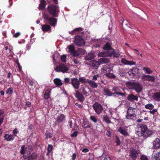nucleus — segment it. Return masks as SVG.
<instances>
[{
	"mask_svg": "<svg viewBox=\"0 0 160 160\" xmlns=\"http://www.w3.org/2000/svg\"><path fill=\"white\" fill-rule=\"evenodd\" d=\"M139 128L137 132L138 137L143 136V138H146L151 137L154 133L153 131L149 129L146 125L143 124L140 125Z\"/></svg>",
	"mask_w": 160,
	"mask_h": 160,
	"instance_id": "1",
	"label": "nucleus"
},
{
	"mask_svg": "<svg viewBox=\"0 0 160 160\" xmlns=\"http://www.w3.org/2000/svg\"><path fill=\"white\" fill-rule=\"evenodd\" d=\"M47 10L49 13L54 17H58L60 12L59 6L56 4H51L48 5Z\"/></svg>",
	"mask_w": 160,
	"mask_h": 160,
	"instance_id": "2",
	"label": "nucleus"
},
{
	"mask_svg": "<svg viewBox=\"0 0 160 160\" xmlns=\"http://www.w3.org/2000/svg\"><path fill=\"white\" fill-rule=\"evenodd\" d=\"M126 85L129 89L134 90L137 93H139L142 90L141 85L136 82H128L126 83Z\"/></svg>",
	"mask_w": 160,
	"mask_h": 160,
	"instance_id": "3",
	"label": "nucleus"
},
{
	"mask_svg": "<svg viewBox=\"0 0 160 160\" xmlns=\"http://www.w3.org/2000/svg\"><path fill=\"white\" fill-rule=\"evenodd\" d=\"M74 42L76 45L78 46L84 45L85 44L84 40L82 36L78 35L75 37Z\"/></svg>",
	"mask_w": 160,
	"mask_h": 160,
	"instance_id": "4",
	"label": "nucleus"
},
{
	"mask_svg": "<svg viewBox=\"0 0 160 160\" xmlns=\"http://www.w3.org/2000/svg\"><path fill=\"white\" fill-rule=\"evenodd\" d=\"M140 152L133 148L131 149L130 151L129 157L132 160H136Z\"/></svg>",
	"mask_w": 160,
	"mask_h": 160,
	"instance_id": "5",
	"label": "nucleus"
},
{
	"mask_svg": "<svg viewBox=\"0 0 160 160\" xmlns=\"http://www.w3.org/2000/svg\"><path fill=\"white\" fill-rule=\"evenodd\" d=\"M93 109L96 113L98 114H100L103 110V108L100 104L98 102H95L92 106Z\"/></svg>",
	"mask_w": 160,
	"mask_h": 160,
	"instance_id": "6",
	"label": "nucleus"
},
{
	"mask_svg": "<svg viewBox=\"0 0 160 160\" xmlns=\"http://www.w3.org/2000/svg\"><path fill=\"white\" fill-rule=\"evenodd\" d=\"M71 84L75 89H79L80 85V81L77 78H71Z\"/></svg>",
	"mask_w": 160,
	"mask_h": 160,
	"instance_id": "7",
	"label": "nucleus"
},
{
	"mask_svg": "<svg viewBox=\"0 0 160 160\" xmlns=\"http://www.w3.org/2000/svg\"><path fill=\"white\" fill-rule=\"evenodd\" d=\"M112 91L114 92L113 93V95L115 94L117 95L120 96L122 97H126V93L121 92L120 89L118 87H113L112 89Z\"/></svg>",
	"mask_w": 160,
	"mask_h": 160,
	"instance_id": "8",
	"label": "nucleus"
},
{
	"mask_svg": "<svg viewBox=\"0 0 160 160\" xmlns=\"http://www.w3.org/2000/svg\"><path fill=\"white\" fill-rule=\"evenodd\" d=\"M56 71L57 72H61L63 73L66 72L68 70V69L66 65L63 64H61L57 68Z\"/></svg>",
	"mask_w": 160,
	"mask_h": 160,
	"instance_id": "9",
	"label": "nucleus"
},
{
	"mask_svg": "<svg viewBox=\"0 0 160 160\" xmlns=\"http://www.w3.org/2000/svg\"><path fill=\"white\" fill-rule=\"evenodd\" d=\"M152 148L154 149L160 148V139L158 138H156L152 142Z\"/></svg>",
	"mask_w": 160,
	"mask_h": 160,
	"instance_id": "10",
	"label": "nucleus"
},
{
	"mask_svg": "<svg viewBox=\"0 0 160 160\" xmlns=\"http://www.w3.org/2000/svg\"><path fill=\"white\" fill-rule=\"evenodd\" d=\"M89 65L92 69H97L100 65L99 61L96 60H92L90 61Z\"/></svg>",
	"mask_w": 160,
	"mask_h": 160,
	"instance_id": "11",
	"label": "nucleus"
},
{
	"mask_svg": "<svg viewBox=\"0 0 160 160\" xmlns=\"http://www.w3.org/2000/svg\"><path fill=\"white\" fill-rule=\"evenodd\" d=\"M121 62L125 65H135L136 63L132 61H129L127 60L126 58H122L121 59Z\"/></svg>",
	"mask_w": 160,
	"mask_h": 160,
	"instance_id": "12",
	"label": "nucleus"
},
{
	"mask_svg": "<svg viewBox=\"0 0 160 160\" xmlns=\"http://www.w3.org/2000/svg\"><path fill=\"white\" fill-rule=\"evenodd\" d=\"M55 18L54 17H50L47 22H48L51 26L53 27L55 26L57 23L58 19Z\"/></svg>",
	"mask_w": 160,
	"mask_h": 160,
	"instance_id": "13",
	"label": "nucleus"
},
{
	"mask_svg": "<svg viewBox=\"0 0 160 160\" xmlns=\"http://www.w3.org/2000/svg\"><path fill=\"white\" fill-rule=\"evenodd\" d=\"M75 96L81 102H83L85 100V98L83 95L78 90L76 91Z\"/></svg>",
	"mask_w": 160,
	"mask_h": 160,
	"instance_id": "14",
	"label": "nucleus"
},
{
	"mask_svg": "<svg viewBox=\"0 0 160 160\" xmlns=\"http://www.w3.org/2000/svg\"><path fill=\"white\" fill-rule=\"evenodd\" d=\"M139 69L138 68H132L130 69L128 72V73L130 76H131L132 74L133 76H134L139 73Z\"/></svg>",
	"mask_w": 160,
	"mask_h": 160,
	"instance_id": "15",
	"label": "nucleus"
},
{
	"mask_svg": "<svg viewBox=\"0 0 160 160\" xmlns=\"http://www.w3.org/2000/svg\"><path fill=\"white\" fill-rule=\"evenodd\" d=\"M142 79L144 80L153 82L155 80V77L153 76H150L149 75H144L142 77Z\"/></svg>",
	"mask_w": 160,
	"mask_h": 160,
	"instance_id": "16",
	"label": "nucleus"
},
{
	"mask_svg": "<svg viewBox=\"0 0 160 160\" xmlns=\"http://www.w3.org/2000/svg\"><path fill=\"white\" fill-rule=\"evenodd\" d=\"M95 57L94 52H89L85 56L84 58L85 60L89 61L93 59Z\"/></svg>",
	"mask_w": 160,
	"mask_h": 160,
	"instance_id": "17",
	"label": "nucleus"
},
{
	"mask_svg": "<svg viewBox=\"0 0 160 160\" xmlns=\"http://www.w3.org/2000/svg\"><path fill=\"white\" fill-rule=\"evenodd\" d=\"M102 70L104 73H107L109 72H113L111 67L108 64H106L103 66Z\"/></svg>",
	"mask_w": 160,
	"mask_h": 160,
	"instance_id": "18",
	"label": "nucleus"
},
{
	"mask_svg": "<svg viewBox=\"0 0 160 160\" xmlns=\"http://www.w3.org/2000/svg\"><path fill=\"white\" fill-rule=\"evenodd\" d=\"M127 99L131 102H133L134 101H138V97L136 96L133 94H131L128 96Z\"/></svg>",
	"mask_w": 160,
	"mask_h": 160,
	"instance_id": "19",
	"label": "nucleus"
},
{
	"mask_svg": "<svg viewBox=\"0 0 160 160\" xmlns=\"http://www.w3.org/2000/svg\"><path fill=\"white\" fill-rule=\"evenodd\" d=\"M118 131L120 133L124 136H127L128 135V132L127 130L124 127H120L118 128Z\"/></svg>",
	"mask_w": 160,
	"mask_h": 160,
	"instance_id": "20",
	"label": "nucleus"
},
{
	"mask_svg": "<svg viewBox=\"0 0 160 160\" xmlns=\"http://www.w3.org/2000/svg\"><path fill=\"white\" fill-rule=\"evenodd\" d=\"M112 51L109 53V56L111 57L112 55L113 57L118 58L120 55L119 51L118 50L115 51L113 49H112Z\"/></svg>",
	"mask_w": 160,
	"mask_h": 160,
	"instance_id": "21",
	"label": "nucleus"
},
{
	"mask_svg": "<svg viewBox=\"0 0 160 160\" xmlns=\"http://www.w3.org/2000/svg\"><path fill=\"white\" fill-rule=\"evenodd\" d=\"M46 2L45 0H40V3L39 5L38 9L39 10L44 9L46 6Z\"/></svg>",
	"mask_w": 160,
	"mask_h": 160,
	"instance_id": "22",
	"label": "nucleus"
},
{
	"mask_svg": "<svg viewBox=\"0 0 160 160\" xmlns=\"http://www.w3.org/2000/svg\"><path fill=\"white\" fill-rule=\"evenodd\" d=\"M4 137L5 139L8 141H12L14 139V136L9 133L6 134Z\"/></svg>",
	"mask_w": 160,
	"mask_h": 160,
	"instance_id": "23",
	"label": "nucleus"
},
{
	"mask_svg": "<svg viewBox=\"0 0 160 160\" xmlns=\"http://www.w3.org/2000/svg\"><path fill=\"white\" fill-rule=\"evenodd\" d=\"M52 91L51 88H48L45 91V93L44 95V98L46 100H48L50 98V95Z\"/></svg>",
	"mask_w": 160,
	"mask_h": 160,
	"instance_id": "24",
	"label": "nucleus"
},
{
	"mask_svg": "<svg viewBox=\"0 0 160 160\" xmlns=\"http://www.w3.org/2000/svg\"><path fill=\"white\" fill-rule=\"evenodd\" d=\"M66 118L65 116L63 114H61L59 115H58L57 118V122H63Z\"/></svg>",
	"mask_w": 160,
	"mask_h": 160,
	"instance_id": "25",
	"label": "nucleus"
},
{
	"mask_svg": "<svg viewBox=\"0 0 160 160\" xmlns=\"http://www.w3.org/2000/svg\"><path fill=\"white\" fill-rule=\"evenodd\" d=\"M51 26L48 24L43 25L42 26V30L43 32H48L51 29Z\"/></svg>",
	"mask_w": 160,
	"mask_h": 160,
	"instance_id": "26",
	"label": "nucleus"
},
{
	"mask_svg": "<svg viewBox=\"0 0 160 160\" xmlns=\"http://www.w3.org/2000/svg\"><path fill=\"white\" fill-rule=\"evenodd\" d=\"M99 63L101 64H105L108 63L110 62V60L107 58L103 57L98 59Z\"/></svg>",
	"mask_w": 160,
	"mask_h": 160,
	"instance_id": "27",
	"label": "nucleus"
},
{
	"mask_svg": "<svg viewBox=\"0 0 160 160\" xmlns=\"http://www.w3.org/2000/svg\"><path fill=\"white\" fill-rule=\"evenodd\" d=\"M53 82L57 86H61L62 85L63 83L61 79L58 78H56L54 79Z\"/></svg>",
	"mask_w": 160,
	"mask_h": 160,
	"instance_id": "28",
	"label": "nucleus"
},
{
	"mask_svg": "<svg viewBox=\"0 0 160 160\" xmlns=\"http://www.w3.org/2000/svg\"><path fill=\"white\" fill-rule=\"evenodd\" d=\"M102 48L105 50H110L113 49L111 47L110 43L108 42H107L103 47Z\"/></svg>",
	"mask_w": 160,
	"mask_h": 160,
	"instance_id": "29",
	"label": "nucleus"
},
{
	"mask_svg": "<svg viewBox=\"0 0 160 160\" xmlns=\"http://www.w3.org/2000/svg\"><path fill=\"white\" fill-rule=\"evenodd\" d=\"M136 116V114L126 113V118L128 120H132Z\"/></svg>",
	"mask_w": 160,
	"mask_h": 160,
	"instance_id": "30",
	"label": "nucleus"
},
{
	"mask_svg": "<svg viewBox=\"0 0 160 160\" xmlns=\"http://www.w3.org/2000/svg\"><path fill=\"white\" fill-rule=\"evenodd\" d=\"M88 82L92 88H97L98 87L97 83L92 80H88Z\"/></svg>",
	"mask_w": 160,
	"mask_h": 160,
	"instance_id": "31",
	"label": "nucleus"
},
{
	"mask_svg": "<svg viewBox=\"0 0 160 160\" xmlns=\"http://www.w3.org/2000/svg\"><path fill=\"white\" fill-rule=\"evenodd\" d=\"M128 24L129 22L127 20L123 19L122 23V25L123 29H125L126 28H127L128 27Z\"/></svg>",
	"mask_w": 160,
	"mask_h": 160,
	"instance_id": "32",
	"label": "nucleus"
},
{
	"mask_svg": "<svg viewBox=\"0 0 160 160\" xmlns=\"http://www.w3.org/2000/svg\"><path fill=\"white\" fill-rule=\"evenodd\" d=\"M153 98L155 100L160 101V93L158 92L155 93L153 95Z\"/></svg>",
	"mask_w": 160,
	"mask_h": 160,
	"instance_id": "33",
	"label": "nucleus"
},
{
	"mask_svg": "<svg viewBox=\"0 0 160 160\" xmlns=\"http://www.w3.org/2000/svg\"><path fill=\"white\" fill-rule=\"evenodd\" d=\"M103 120L106 122L107 123H111L112 122L109 119V117L107 115H104L103 116Z\"/></svg>",
	"mask_w": 160,
	"mask_h": 160,
	"instance_id": "34",
	"label": "nucleus"
},
{
	"mask_svg": "<svg viewBox=\"0 0 160 160\" xmlns=\"http://www.w3.org/2000/svg\"><path fill=\"white\" fill-rule=\"evenodd\" d=\"M104 92L106 93V95L108 96H111L113 95V93L110 91L108 88H105L104 89Z\"/></svg>",
	"mask_w": 160,
	"mask_h": 160,
	"instance_id": "35",
	"label": "nucleus"
},
{
	"mask_svg": "<svg viewBox=\"0 0 160 160\" xmlns=\"http://www.w3.org/2000/svg\"><path fill=\"white\" fill-rule=\"evenodd\" d=\"M67 48L71 54L75 50V47L72 45H70L68 46Z\"/></svg>",
	"mask_w": 160,
	"mask_h": 160,
	"instance_id": "36",
	"label": "nucleus"
},
{
	"mask_svg": "<svg viewBox=\"0 0 160 160\" xmlns=\"http://www.w3.org/2000/svg\"><path fill=\"white\" fill-rule=\"evenodd\" d=\"M135 109L130 107L128 109L126 113L135 114Z\"/></svg>",
	"mask_w": 160,
	"mask_h": 160,
	"instance_id": "37",
	"label": "nucleus"
},
{
	"mask_svg": "<svg viewBox=\"0 0 160 160\" xmlns=\"http://www.w3.org/2000/svg\"><path fill=\"white\" fill-rule=\"evenodd\" d=\"M113 72H109L106 74V75L108 77L112 78H115V76L113 73Z\"/></svg>",
	"mask_w": 160,
	"mask_h": 160,
	"instance_id": "38",
	"label": "nucleus"
},
{
	"mask_svg": "<svg viewBox=\"0 0 160 160\" xmlns=\"http://www.w3.org/2000/svg\"><path fill=\"white\" fill-rule=\"evenodd\" d=\"M29 157L32 160H34L37 159L38 154L35 153L33 152L30 155H29Z\"/></svg>",
	"mask_w": 160,
	"mask_h": 160,
	"instance_id": "39",
	"label": "nucleus"
},
{
	"mask_svg": "<svg viewBox=\"0 0 160 160\" xmlns=\"http://www.w3.org/2000/svg\"><path fill=\"white\" fill-rule=\"evenodd\" d=\"M143 70H144L146 73L149 74L152 72V71L149 68L147 67H144Z\"/></svg>",
	"mask_w": 160,
	"mask_h": 160,
	"instance_id": "40",
	"label": "nucleus"
},
{
	"mask_svg": "<svg viewBox=\"0 0 160 160\" xmlns=\"http://www.w3.org/2000/svg\"><path fill=\"white\" fill-rule=\"evenodd\" d=\"M145 108L146 109L152 110L154 108V106L151 103L145 105Z\"/></svg>",
	"mask_w": 160,
	"mask_h": 160,
	"instance_id": "41",
	"label": "nucleus"
},
{
	"mask_svg": "<svg viewBox=\"0 0 160 160\" xmlns=\"http://www.w3.org/2000/svg\"><path fill=\"white\" fill-rule=\"evenodd\" d=\"M154 159V160H160V152L155 154Z\"/></svg>",
	"mask_w": 160,
	"mask_h": 160,
	"instance_id": "42",
	"label": "nucleus"
},
{
	"mask_svg": "<svg viewBox=\"0 0 160 160\" xmlns=\"http://www.w3.org/2000/svg\"><path fill=\"white\" fill-rule=\"evenodd\" d=\"M64 82L66 85L71 84V78H64Z\"/></svg>",
	"mask_w": 160,
	"mask_h": 160,
	"instance_id": "43",
	"label": "nucleus"
},
{
	"mask_svg": "<svg viewBox=\"0 0 160 160\" xmlns=\"http://www.w3.org/2000/svg\"><path fill=\"white\" fill-rule=\"evenodd\" d=\"M78 80L80 81V82H81L82 83H85L88 82L84 77L79 78Z\"/></svg>",
	"mask_w": 160,
	"mask_h": 160,
	"instance_id": "44",
	"label": "nucleus"
},
{
	"mask_svg": "<svg viewBox=\"0 0 160 160\" xmlns=\"http://www.w3.org/2000/svg\"><path fill=\"white\" fill-rule=\"evenodd\" d=\"M43 18L45 20V21L47 22V21L49 20L50 17H49V15L48 13H44L43 15Z\"/></svg>",
	"mask_w": 160,
	"mask_h": 160,
	"instance_id": "45",
	"label": "nucleus"
},
{
	"mask_svg": "<svg viewBox=\"0 0 160 160\" xmlns=\"http://www.w3.org/2000/svg\"><path fill=\"white\" fill-rule=\"evenodd\" d=\"M13 90L12 88H9L6 91V93L7 94L10 95L13 93Z\"/></svg>",
	"mask_w": 160,
	"mask_h": 160,
	"instance_id": "46",
	"label": "nucleus"
},
{
	"mask_svg": "<svg viewBox=\"0 0 160 160\" xmlns=\"http://www.w3.org/2000/svg\"><path fill=\"white\" fill-rule=\"evenodd\" d=\"M46 138L48 139L52 137V133L48 132L47 131L45 133Z\"/></svg>",
	"mask_w": 160,
	"mask_h": 160,
	"instance_id": "47",
	"label": "nucleus"
},
{
	"mask_svg": "<svg viewBox=\"0 0 160 160\" xmlns=\"http://www.w3.org/2000/svg\"><path fill=\"white\" fill-rule=\"evenodd\" d=\"M74 29V31L76 32V34L78 33L81 32L84 29L82 28H75Z\"/></svg>",
	"mask_w": 160,
	"mask_h": 160,
	"instance_id": "48",
	"label": "nucleus"
},
{
	"mask_svg": "<svg viewBox=\"0 0 160 160\" xmlns=\"http://www.w3.org/2000/svg\"><path fill=\"white\" fill-rule=\"evenodd\" d=\"M25 145H23L21 147L20 152L22 154H24L25 153Z\"/></svg>",
	"mask_w": 160,
	"mask_h": 160,
	"instance_id": "49",
	"label": "nucleus"
},
{
	"mask_svg": "<svg viewBox=\"0 0 160 160\" xmlns=\"http://www.w3.org/2000/svg\"><path fill=\"white\" fill-rule=\"evenodd\" d=\"M72 54L74 57H77L79 56L80 53L78 52L75 50Z\"/></svg>",
	"mask_w": 160,
	"mask_h": 160,
	"instance_id": "50",
	"label": "nucleus"
},
{
	"mask_svg": "<svg viewBox=\"0 0 160 160\" xmlns=\"http://www.w3.org/2000/svg\"><path fill=\"white\" fill-rule=\"evenodd\" d=\"M90 119L94 122L95 123L97 122V118L94 116H91L90 118Z\"/></svg>",
	"mask_w": 160,
	"mask_h": 160,
	"instance_id": "51",
	"label": "nucleus"
},
{
	"mask_svg": "<svg viewBox=\"0 0 160 160\" xmlns=\"http://www.w3.org/2000/svg\"><path fill=\"white\" fill-rule=\"evenodd\" d=\"M82 91L83 92V94L86 96H87V94L88 93V92H87L86 88L84 87H82Z\"/></svg>",
	"mask_w": 160,
	"mask_h": 160,
	"instance_id": "52",
	"label": "nucleus"
},
{
	"mask_svg": "<svg viewBox=\"0 0 160 160\" xmlns=\"http://www.w3.org/2000/svg\"><path fill=\"white\" fill-rule=\"evenodd\" d=\"M16 63L17 64V65L18 66L19 71L21 72L22 71V67L20 66V64L19 62L18 61V60L16 61Z\"/></svg>",
	"mask_w": 160,
	"mask_h": 160,
	"instance_id": "53",
	"label": "nucleus"
},
{
	"mask_svg": "<svg viewBox=\"0 0 160 160\" xmlns=\"http://www.w3.org/2000/svg\"><path fill=\"white\" fill-rule=\"evenodd\" d=\"M115 142L116 143V145L117 146L119 145L121 143V141L119 138L117 137H116V140L115 141Z\"/></svg>",
	"mask_w": 160,
	"mask_h": 160,
	"instance_id": "54",
	"label": "nucleus"
},
{
	"mask_svg": "<svg viewBox=\"0 0 160 160\" xmlns=\"http://www.w3.org/2000/svg\"><path fill=\"white\" fill-rule=\"evenodd\" d=\"M66 56L65 55H62L61 57V59L62 62H66Z\"/></svg>",
	"mask_w": 160,
	"mask_h": 160,
	"instance_id": "55",
	"label": "nucleus"
},
{
	"mask_svg": "<svg viewBox=\"0 0 160 160\" xmlns=\"http://www.w3.org/2000/svg\"><path fill=\"white\" fill-rule=\"evenodd\" d=\"M78 133V132L77 131H75L71 135V137L72 138L76 137Z\"/></svg>",
	"mask_w": 160,
	"mask_h": 160,
	"instance_id": "56",
	"label": "nucleus"
},
{
	"mask_svg": "<svg viewBox=\"0 0 160 160\" xmlns=\"http://www.w3.org/2000/svg\"><path fill=\"white\" fill-rule=\"evenodd\" d=\"M141 160H148V158L146 156L142 155L140 158Z\"/></svg>",
	"mask_w": 160,
	"mask_h": 160,
	"instance_id": "57",
	"label": "nucleus"
},
{
	"mask_svg": "<svg viewBox=\"0 0 160 160\" xmlns=\"http://www.w3.org/2000/svg\"><path fill=\"white\" fill-rule=\"evenodd\" d=\"M52 149V145H48L47 148L48 151L51 152Z\"/></svg>",
	"mask_w": 160,
	"mask_h": 160,
	"instance_id": "58",
	"label": "nucleus"
},
{
	"mask_svg": "<svg viewBox=\"0 0 160 160\" xmlns=\"http://www.w3.org/2000/svg\"><path fill=\"white\" fill-rule=\"evenodd\" d=\"M18 132V129L17 128H15L13 131V133L15 136H16V134H17Z\"/></svg>",
	"mask_w": 160,
	"mask_h": 160,
	"instance_id": "59",
	"label": "nucleus"
},
{
	"mask_svg": "<svg viewBox=\"0 0 160 160\" xmlns=\"http://www.w3.org/2000/svg\"><path fill=\"white\" fill-rule=\"evenodd\" d=\"M157 112V110L156 109H153L152 111L150 110L149 111V112L151 113L153 115H154L155 113Z\"/></svg>",
	"mask_w": 160,
	"mask_h": 160,
	"instance_id": "60",
	"label": "nucleus"
},
{
	"mask_svg": "<svg viewBox=\"0 0 160 160\" xmlns=\"http://www.w3.org/2000/svg\"><path fill=\"white\" fill-rule=\"evenodd\" d=\"M21 35V33L20 32H17L13 35V37L15 38H18Z\"/></svg>",
	"mask_w": 160,
	"mask_h": 160,
	"instance_id": "61",
	"label": "nucleus"
},
{
	"mask_svg": "<svg viewBox=\"0 0 160 160\" xmlns=\"http://www.w3.org/2000/svg\"><path fill=\"white\" fill-rule=\"evenodd\" d=\"M76 154L75 153H73L72 156V160H75L76 158Z\"/></svg>",
	"mask_w": 160,
	"mask_h": 160,
	"instance_id": "62",
	"label": "nucleus"
},
{
	"mask_svg": "<svg viewBox=\"0 0 160 160\" xmlns=\"http://www.w3.org/2000/svg\"><path fill=\"white\" fill-rule=\"evenodd\" d=\"M26 105L28 107H31V102L29 101L27 102L26 103Z\"/></svg>",
	"mask_w": 160,
	"mask_h": 160,
	"instance_id": "63",
	"label": "nucleus"
},
{
	"mask_svg": "<svg viewBox=\"0 0 160 160\" xmlns=\"http://www.w3.org/2000/svg\"><path fill=\"white\" fill-rule=\"evenodd\" d=\"M4 116H3L2 117H0V126L2 123L3 120H4Z\"/></svg>",
	"mask_w": 160,
	"mask_h": 160,
	"instance_id": "64",
	"label": "nucleus"
}]
</instances>
